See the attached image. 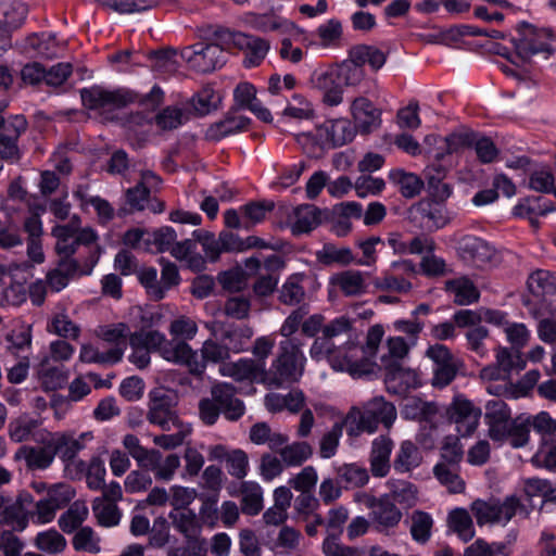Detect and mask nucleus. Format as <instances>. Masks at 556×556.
Instances as JSON below:
<instances>
[{
    "label": "nucleus",
    "instance_id": "f257e3e1",
    "mask_svg": "<svg viewBox=\"0 0 556 556\" xmlns=\"http://www.w3.org/2000/svg\"><path fill=\"white\" fill-rule=\"evenodd\" d=\"M384 334L383 327L375 325L369 328L365 345L359 338L325 352L330 366L337 371H346L354 378L370 376L376 372L375 362L379 345Z\"/></svg>",
    "mask_w": 556,
    "mask_h": 556
},
{
    "label": "nucleus",
    "instance_id": "f03ea898",
    "mask_svg": "<svg viewBox=\"0 0 556 556\" xmlns=\"http://www.w3.org/2000/svg\"><path fill=\"white\" fill-rule=\"evenodd\" d=\"M484 409L488 435L492 441L508 443L514 448L527 445V419L523 414L513 418L510 408L501 399L488 401Z\"/></svg>",
    "mask_w": 556,
    "mask_h": 556
},
{
    "label": "nucleus",
    "instance_id": "7ed1b4c3",
    "mask_svg": "<svg viewBox=\"0 0 556 556\" xmlns=\"http://www.w3.org/2000/svg\"><path fill=\"white\" fill-rule=\"evenodd\" d=\"M395 419V406L382 396H375L362 406H352L344 417V422L348 435L357 437L363 432H376L379 424L389 429Z\"/></svg>",
    "mask_w": 556,
    "mask_h": 556
},
{
    "label": "nucleus",
    "instance_id": "20e7f679",
    "mask_svg": "<svg viewBox=\"0 0 556 556\" xmlns=\"http://www.w3.org/2000/svg\"><path fill=\"white\" fill-rule=\"evenodd\" d=\"M515 54L511 62L523 64L534 55L549 59L556 52V37L549 28L536 27L522 22L517 26V36L513 38Z\"/></svg>",
    "mask_w": 556,
    "mask_h": 556
},
{
    "label": "nucleus",
    "instance_id": "39448f33",
    "mask_svg": "<svg viewBox=\"0 0 556 556\" xmlns=\"http://www.w3.org/2000/svg\"><path fill=\"white\" fill-rule=\"evenodd\" d=\"M354 136L350 121L341 117L325 121L314 131L298 134L295 140L306 153L316 154L317 150L342 147L352 141Z\"/></svg>",
    "mask_w": 556,
    "mask_h": 556
},
{
    "label": "nucleus",
    "instance_id": "423d86ee",
    "mask_svg": "<svg viewBox=\"0 0 556 556\" xmlns=\"http://www.w3.org/2000/svg\"><path fill=\"white\" fill-rule=\"evenodd\" d=\"M528 294L523 305L530 313H541L553 306L556 295V273L545 269L532 271L527 280Z\"/></svg>",
    "mask_w": 556,
    "mask_h": 556
},
{
    "label": "nucleus",
    "instance_id": "0eeeda50",
    "mask_svg": "<svg viewBox=\"0 0 556 556\" xmlns=\"http://www.w3.org/2000/svg\"><path fill=\"white\" fill-rule=\"evenodd\" d=\"M83 104L88 110L98 111L105 114L115 110H119L135 102L136 94L124 88L110 89L94 85L90 88L80 90Z\"/></svg>",
    "mask_w": 556,
    "mask_h": 556
},
{
    "label": "nucleus",
    "instance_id": "6e6552de",
    "mask_svg": "<svg viewBox=\"0 0 556 556\" xmlns=\"http://www.w3.org/2000/svg\"><path fill=\"white\" fill-rule=\"evenodd\" d=\"M244 24L261 33L277 31L280 35L291 36L293 40L299 41L304 46L313 45L309 40L308 33L304 28L300 27L294 22L276 14L275 12L262 14L248 13L244 16Z\"/></svg>",
    "mask_w": 556,
    "mask_h": 556
},
{
    "label": "nucleus",
    "instance_id": "1a4fd4ad",
    "mask_svg": "<svg viewBox=\"0 0 556 556\" xmlns=\"http://www.w3.org/2000/svg\"><path fill=\"white\" fill-rule=\"evenodd\" d=\"M180 55L190 68L203 74L220 68L226 63V53L217 43L197 42L185 47Z\"/></svg>",
    "mask_w": 556,
    "mask_h": 556
},
{
    "label": "nucleus",
    "instance_id": "9d476101",
    "mask_svg": "<svg viewBox=\"0 0 556 556\" xmlns=\"http://www.w3.org/2000/svg\"><path fill=\"white\" fill-rule=\"evenodd\" d=\"M321 285L315 274L295 273L289 276L279 291V300L286 305H299L309 300Z\"/></svg>",
    "mask_w": 556,
    "mask_h": 556
},
{
    "label": "nucleus",
    "instance_id": "9b49d317",
    "mask_svg": "<svg viewBox=\"0 0 556 556\" xmlns=\"http://www.w3.org/2000/svg\"><path fill=\"white\" fill-rule=\"evenodd\" d=\"M451 422L462 437H470L478 428L481 409L463 394H456L446 409Z\"/></svg>",
    "mask_w": 556,
    "mask_h": 556
},
{
    "label": "nucleus",
    "instance_id": "f8f14e48",
    "mask_svg": "<svg viewBox=\"0 0 556 556\" xmlns=\"http://www.w3.org/2000/svg\"><path fill=\"white\" fill-rule=\"evenodd\" d=\"M304 357L296 351L281 354L273 365L274 370L265 371L264 382L269 387L281 388L300 380L303 375Z\"/></svg>",
    "mask_w": 556,
    "mask_h": 556
},
{
    "label": "nucleus",
    "instance_id": "ddd939ff",
    "mask_svg": "<svg viewBox=\"0 0 556 556\" xmlns=\"http://www.w3.org/2000/svg\"><path fill=\"white\" fill-rule=\"evenodd\" d=\"M173 527L180 532L188 543V549L193 555L205 553L207 542L200 536L202 525L198 515L191 509H177L169 513Z\"/></svg>",
    "mask_w": 556,
    "mask_h": 556
},
{
    "label": "nucleus",
    "instance_id": "4468645a",
    "mask_svg": "<svg viewBox=\"0 0 556 556\" xmlns=\"http://www.w3.org/2000/svg\"><path fill=\"white\" fill-rule=\"evenodd\" d=\"M459 256L477 267L493 266L500 262L496 249L482 238L466 235L457 244Z\"/></svg>",
    "mask_w": 556,
    "mask_h": 556
},
{
    "label": "nucleus",
    "instance_id": "2eb2a0df",
    "mask_svg": "<svg viewBox=\"0 0 556 556\" xmlns=\"http://www.w3.org/2000/svg\"><path fill=\"white\" fill-rule=\"evenodd\" d=\"M222 38L226 45L245 52L243 61L245 67L260 65L269 50L267 40L241 31L225 30L222 33Z\"/></svg>",
    "mask_w": 556,
    "mask_h": 556
},
{
    "label": "nucleus",
    "instance_id": "dca6fc26",
    "mask_svg": "<svg viewBox=\"0 0 556 556\" xmlns=\"http://www.w3.org/2000/svg\"><path fill=\"white\" fill-rule=\"evenodd\" d=\"M147 419L163 431H172L173 425L184 422L173 408L172 399L162 389H154L149 393Z\"/></svg>",
    "mask_w": 556,
    "mask_h": 556
},
{
    "label": "nucleus",
    "instance_id": "f3484780",
    "mask_svg": "<svg viewBox=\"0 0 556 556\" xmlns=\"http://www.w3.org/2000/svg\"><path fill=\"white\" fill-rule=\"evenodd\" d=\"M359 337V332L352 326L351 321L345 316H340L324 327L323 338L314 342L311 353H325L344 343V341L356 340Z\"/></svg>",
    "mask_w": 556,
    "mask_h": 556
},
{
    "label": "nucleus",
    "instance_id": "a211bd4d",
    "mask_svg": "<svg viewBox=\"0 0 556 556\" xmlns=\"http://www.w3.org/2000/svg\"><path fill=\"white\" fill-rule=\"evenodd\" d=\"M409 218L430 231L439 230L451 222L446 206L431 199H424L414 204L409 210Z\"/></svg>",
    "mask_w": 556,
    "mask_h": 556
},
{
    "label": "nucleus",
    "instance_id": "6ab92c4d",
    "mask_svg": "<svg viewBox=\"0 0 556 556\" xmlns=\"http://www.w3.org/2000/svg\"><path fill=\"white\" fill-rule=\"evenodd\" d=\"M27 122L24 116L15 115L7 119L0 116V159L8 162L20 160L17 140L26 130Z\"/></svg>",
    "mask_w": 556,
    "mask_h": 556
},
{
    "label": "nucleus",
    "instance_id": "aec40b11",
    "mask_svg": "<svg viewBox=\"0 0 556 556\" xmlns=\"http://www.w3.org/2000/svg\"><path fill=\"white\" fill-rule=\"evenodd\" d=\"M214 334L227 346L229 351L240 353L245 350L253 330L242 319L217 324Z\"/></svg>",
    "mask_w": 556,
    "mask_h": 556
},
{
    "label": "nucleus",
    "instance_id": "412c9836",
    "mask_svg": "<svg viewBox=\"0 0 556 556\" xmlns=\"http://www.w3.org/2000/svg\"><path fill=\"white\" fill-rule=\"evenodd\" d=\"M34 496L28 492H21L15 501L3 506L2 521L15 531H24L29 520L33 521Z\"/></svg>",
    "mask_w": 556,
    "mask_h": 556
},
{
    "label": "nucleus",
    "instance_id": "4be33fe9",
    "mask_svg": "<svg viewBox=\"0 0 556 556\" xmlns=\"http://www.w3.org/2000/svg\"><path fill=\"white\" fill-rule=\"evenodd\" d=\"M236 388L227 382L211 388V395L219 403L220 413L229 421L239 420L245 413L244 403L236 396Z\"/></svg>",
    "mask_w": 556,
    "mask_h": 556
},
{
    "label": "nucleus",
    "instance_id": "5701e85b",
    "mask_svg": "<svg viewBox=\"0 0 556 556\" xmlns=\"http://www.w3.org/2000/svg\"><path fill=\"white\" fill-rule=\"evenodd\" d=\"M384 364V381L389 390L394 393L404 392L419 386L418 375L415 370L402 366L397 361L382 357Z\"/></svg>",
    "mask_w": 556,
    "mask_h": 556
},
{
    "label": "nucleus",
    "instance_id": "b1692460",
    "mask_svg": "<svg viewBox=\"0 0 556 556\" xmlns=\"http://www.w3.org/2000/svg\"><path fill=\"white\" fill-rule=\"evenodd\" d=\"M314 88L323 92V102L328 106H338L343 102V87L337 79L332 67L326 71H316L311 76Z\"/></svg>",
    "mask_w": 556,
    "mask_h": 556
},
{
    "label": "nucleus",
    "instance_id": "393cba45",
    "mask_svg": "<svg viewBox=\"0 0 556 556\" xmlns=\"http://www.w3.org/2000/svg\"><path fill=\"white\" fill-rule=\"evenodd\" d=\"M366 289L364 274L359 270H344L329 278L328 295L333 300L340 291L348 296L358 295Z\"/></svg>",
    "mask_w": 556,
    "mask_h": 556
},
{
    "label": "nucleus",
    "instance_id": "a878e982",
    "mask_svg": "<svg viewBox=\"0 0 556 556\" xmlns=\"http://www.w3.org/2000/svg\"><path fill=\"white\" fill-rule=\"evenodd\" d=\"M219 374L237 381H263L265 376L264 364L251 358H240L237 362L223 363Z\"/></svg>",
    "mask_w": 556,
    "mask_h": 556
},
{
    "label": "nucleus",
    "instance_id": "bb28decb",
    "mask_svg": "<svg viewBox=\"0 0 556 556\" xmlns=\"http://www.w3.org/2000/svg\"><path fill=\"white\" fill-rule=\"evenodd\" d=\"M40 387L45 391H56L64 388L70 379V370L64 365H55L45 356L36 367Z\"/></svg>",
    "mask_w": 556,
    "mask_h": 556
},
{
    "label": "nucleus",
    "instance_id": "cd10ccee",
    "mask_svg": "<svg viewBox=\"0 0 556 556\" xmlns=\"http://www.w3.org/2000/svg\"><path fill=\"white\" fill-rule=\"evenodd\" d=\"M364 496L366 498L365 504L371 508V519L380 530L393 528L400 522L402 513L390 500L387 497L377 500L369 495Z\"/></svg>",
    "mask_w": 556,
    "mask_h": 556
},
{
    "label": "nucleus",
    "instance_id": "c85d7f7f",
    "mask_svg": "<svg viewBox=\"0 0 556 556\" xmlns=\"http://www.w3.org/2000/svg\"><path fill=\"white\" fill-rule=\"evenodd\" d=\"M350 110L355 124L363 132H370L380 126V110L367 98H355Z\"/></svg>",
    "mask_w": 556,
    "mask_h": 556
},
{
    "label": "nucleus",
    "instance_id": "c756f323",
    "mask_svg": "<svg viewBox=\"0 0 556 556\" xmlns=\"http://www.w3.org/2000/svg\"><path fill=\"white\" fill-rule=\"evenodd\" d=\"M164 359L176 364H184L193 375H202L205 370L206 363L202 355H198L192 351L189 344L184 341H177V345L164 350Z\"/></svg>",
    "mask_w": 556,
    "mask_h": 556
},
{
    "label": "nucleus",
    "instance_id": "7c9ffc66",
    "mask_svg": "<svg viewBox=\"0 0 556 556\" xmlns=\"http://www.w3.org/2000/svg\"><path fill=\"white\" fill-rule=\"evenodd\" d=\"M532 508L515 494L507 495L504 500L496 498L495 525L505 527L515 517L527 519Z\"/></svg>",
    "mask_w": 556,
    "mask_h": 556
},
{
    "label": "nucleus",
    "instance_id": "2f4dec72",
    "mask_svg": "<svg viewBox=\"0 0 556 556\" xmlns=\"http://www.w3.org/2000/svg\"><path fill=\"white\" fill-rule=\"evenodd\" d=\"M80 224V218L74 216L66 225H58L53 227L52 235L56 239L55 250L61 258H72L76 252L78 242L76 232Z\"/></svg>",
    "mask_w": 556,
    "mask_h": 556
},
{
    "label": "nucleus",
    "instance_id": "473e14b6",
    "mask_svg": "<svg viewBox=\"0 0 556 556\" xmlns=\"http://www.w3.org/2000/svg\"><path fill=\"white\" fill-rule=\"evenodd\" d=\"M172 256L185 264V266L194 271L200 273L206 269V260L198 251V242L195 238L185 239L176 243L172 250Z\"/></svg>",
    "mask_w": 556,
    "mask_h": 556
},
{
    "label": "nucleus",
    "instance_id": "72a5a7b5",
    "mask_svg": "<svg viewBox=\"0 0 556 556\" xmlns=\"http://www.w3.org/2000/svg\"><path fill=\"white\" fill-rule=\"evenodd\" d=\"M393 441L386 435H380L372 441L370 453V468L376 477H384L390 470V455Z\"/></svg>",
    "mask_w": 556,
    "mask_h": 556
},
{
    "label": "nucleus",
    "instance_id": "f704fd0d",
    "mask_svg": "<svg viewBox=\"0 0 556 556\" xmlns=\"http://www.w3.org/2000/svg\"><path fill=\"white\" fill-rule=\"evenodd\" d=\"M79 275L78 263L74 258H61L55 268L47 274V283L54 292L67 287L70 281Z\"/></svg>",
    "mask_w": 556,
    "mask_h": 556
},
{
    "label": "nucleus",
    "instance_id": "c9c22d12",
    "mask_svg": "<svg viewBox=\"0 0 556 556\" xmlns=\"http://www.w3.org/2000/svg\"><path fill=\"white\" fill-rule=\"evenodd\" d=\"M445 291L448 298L459 305H469L479 298L477 287L467 277L445 281Z\"/></svg>",
    "mask_w": 556,
    "mask_h": 556
},
{
    "label": "nucleus",
    "instance_id": "e433bc0d",
    "mask_svg": "<svg viewBox=\"0 0 556 556\" xmlns=\"http://www.w3.org/2000/svg\"><path fill=\"white\" fill-rule=\"evenodd\" d=\"M26 466L31 470H45L51 466L55 457L51 440L45 446H23L20 450Z\"/></svg>",
    "mask_w": 556,
    "mask_h": 556
},
{
    "label": "nucleus",
    "instance_id": "4c0bfd02",
    "mask_svg": "<svg viewBox=\"0 0 556 556\" xmlns=\"http://www.w3.org/2000/svg\"><path fill=\"white\" fill-rule=\"evenodd\" d=\"M320 223V212L314 205L305 204L296 207L290 217L291 230L295 235L308 232Z\"/></svg>",
    "mask_w": 556,
    "mask_h": 556
},
{
    "label": "nucleus",
    "instance_id": "58836bf2",
    "mask_svg": "<svg viewBox=\"0 0 556 556\" xmlns=\"http://www.w3.org/2000/svg\"><path fill=\"white\" fill-rule=\"evenodd\" d=\"M130 345L144 346L149 351H157L164 358V350L168 349L169 345L175 348L177 341L166 340L165 336L156 330H141L130 336Z\"/></svg>",
    "mask_w": 556,
    "mask_h": 556
},
{
    "label": "nucleus",
    "instance_id": "ea45409f",
    "mask_svg": "<svg viewBox=\"0 0 556 556\" xmlns=\"http://www.w3.org/2000/svg\"><path fill=\"white\" fill-rule=\"evenodd\" d=\"M422 462L419 447L409 440L403 441L393 460L397 472L405 473L417 468Z\"/></svg>",
    "mask_w": 556,
    "mask_h": 556
},
{
    "label": "nucleus",
    "instance_id": "a19ab883",
    "mask_svg": "<svg viewBox=\"0 0 556 556\" xmlns=\"http://www.w3.org/2000/svg\"><path fill=\"white\" fill-rule=\"evenodd\" d=\"M250 118L242 115H227L224 119L213 124L208 130L207 136L213 140H219L226 136H230L248 129Z\"/></svg>",
    "mask_w": 556,
    "mask_h": 556
},
{
    "label": "nucleus",
    "instance_id": "79ce46f5",
    "mask_svg": "<svg viewBox=\"0 0 556 556\" xmlns=\"http://www.w3.org/2000/svg\"><path fill=\"white\" fill-rule=\"evenodd\" d=\"M318 45L325 49H336L342 46L343 27L338 18H330L316 28Z\"/></svg>",
    "mask_w": 556,
    "mask_h": 556
},
{
    "label": "nucleus",
    "instance_id": "37998d69",
    "mask_svg": "<svg viewBox=\"0 0 556 556\" xmlns=\"http://www.w3.org/2000/svg\"><path fill=\"white\" fill-rule=\"evenodd\" d=\"M527 421V443L530 439V430L533 429L546 443L556 437V420L548 413L540 412L535 416L525 415Z\"/></svg>",
    "mask_w": 556,
    "mask_h": 556
},
{
    "label": "nucleus",
    "instance_id": "c03bdc74",
    "mask_svg": "<svg viewBox=\"0 0 556 556\" xmlns=\"http://www.w3.org/2000/svg\"><path fill=\"white\" fill-rule=\"evenodd\" d=\"M89 514L85 502L75 501L66 511L59 518V527L65 533H72L77 530L87 519Z\"/></svg>",
    "mask_w": 556,
    "mask_h": 556
},
{
    "label": "nucleus",
    "instance_id": "a18cd8bd",
    "mask_svg": "<svg viewBox=\"0 0 556 556\" xmlns=\"http://www.w3.org/2000/svg\"><path fill=\"white\" fill-rule=\"evenodd\" d=\"M122 357V348H112L106 352H100L91 344H84L79 352V361L87 364H116Z\"/></svg>",
    "mask_w": 556,
    "mask_h": 556
},
{
    "label": "nucleus",
    "instance_id": "49530a36",
    "mask_svg": "<svg viewBox=\"0 0 556 556\" xmlns=\"http://www.w3.org/2000/svg\"><path fill=\"white\" fill-rule=\"evenodd\" d=\"M242 511L250 516L257 515L263 508V490L256 482L245 481L241 484Z\"/></svg>",
    "mask_w": 556,
    "mask_h": 556
},
{
    "label": "nucleus",
    "instance_id": "de8ad7c7",
    "mask_svg": "<svg viewBox=\"0 0 556 556\" xmlns=\"http://www.w3.org/2000/svg\"><path fill=\"white\" fill-rule=\"evenodd\" d=\"M313 455L312 446L304 441H296L280 450V457L286 467H300Z\"/></svg>",
    "mask_w": 556,
    "mask_h": 556
},
{
    "label": "nucleus",
    "instance_id": "09e8293b",
    "mask_svg": "<svg viewBox=\"0 0 556 556\" xmlns=\"http://www.w3.org/2000/svg\"><path fill=\"white\" fill-rule=\"evenodd\" d=\"M11 276L5 273V278L0 281V305L18 306L26 301L27 292L22 283H11Z\"/></svg>",
    "mask_w": 556,
    "mask_h": 556
},
{
    "label": "nucleus",
    "instance_id": "8fccbe9b",
    "mask_svg": "<svg viewBox=\"0 0 556 556\" xmlns=\"http://www.w3.org/2000/svg\"><path fill=\"white\" fill-rule=\"evenodd\" d=\"M448 523L450 528L457 533L459 539L464 542L470 541L476 534L471 516L464 508H456L451 511Z\"/></svg>",
    "mask_w": 556,
    "mask_h": 556
},
{
    "label": "nucleus",
    "instance_id": "3c124183",
    "mask_svg": "<svg viewBox=\"0 0 556 556\" xmlns=\"http://www.w3.org/2000/svg\"><path fill=\"white\" fill-rule=\"evenodd\" d=\"M389 177L399 186L400 192L405 198L416 197L424 187L422 180L417 175L402 169L391 170Z\"/></svg>",
    "mask_w": 556,
    "mask_h": 556
},
{
    "label": "nucleus",
    "instance_id": "603ef678",
    "mask_svg": "<svg viewBox=\"0 0 556 556\" xmlns=\"http://www.w3.org/2000/svg\"><path fill=\"white\" fill-rule=\"evenodd\" d=\"M26 47L30 48L38 56L54 58L59 53L55 36L50 33L31 35L26 39Z\"/></svg>",
    "mask_w": 556,
    "mask_h": 556
},
{
    "label": "nucleus",
    "instance_id": "864d4df0",
    "mask_svg": "<svg viewBox=\"0 0 556 556\" xmlns=\"http://www.w3.org/2000/svg\"><path fill=\"white\" fill-rule=\"evenodd\" d=\"M123 445L140 467H143L147 462L152 464V462L161 457L160 451L146 448L140 444L138 437L135 434H126L123 438Z\"/></svg>",
    "mask_w": 556,
    "mask_h": 556
},
{
    "label": "nucleus",
    "instance_id": "5fc2aeb1",
    "mask_svg": "<svg viewBox=\"0 0 556 556\" xmlns=\"http://www.w3.org/2000/svg\"><path fill=\"white\" fill-rule=\"evenodd\" d=\"M177 233L174 228L163 226L154 231H150L148 241L150 244L149 252H169L178 243Z\"/></svg>",
    "mask_w": 556,
    "mask_h": 556
},
{
    "label": "nucleus",
    "instance_id": "6e6d98bb",
    "mask_svg": "<svg viewBox=\"0 0 556 556\" xmlns=\"http://www.w3.org/2000/svg\"><path fill=\"white\" fill-rule=\"evenodd\" d=\"M161 458L162 456L159 457L155 462H152V464L147 462L143 468L153 471L154 478L157 481L168 482L173 480L176 471L180 467V457L177 454H169L163 462H161Z\"/></svg>",
    "mask_w": 556,
    "mask_h": 556
},
{
    "label": "nucleus",
    "instance_id": "4d7b16f0",
    "mask_svg": "<svg viewBox=\"0 0 556 556\" xmlns=\"http://www.w3.org/2000/svg\"><path fill=\"white\" fill-rule=\"evenodd\" d=\"M511 553L505 543H489L483 539H477L465 548L464 556H510Z\"/></svg>",
    "mask_w": 556,
    "mask_h": 556
},
{
    "label": "nucleus",
    "instance_id": "13d9d810",
    "mask_svg": "<svg viewBox=\"0 0 556 556\" xmlns=\"http://www.w3.org/2000/svg\"><path fill=\"white\" fill-rule=\"evenodd\" d=\"M339 481L344 483L346 489L361 488L369 480L368 471L365 467L356 464H344L337 469Z\"/></svg>",
    "mask_w": 556,
    "mask_h": 556
},
{
    "label": "nucleus",
    "instance_id": "bf43d9fd",
    "mask_svg": "<svg viewBox=\"0 0 556 556\" xmlns=\"http://www.w3.org/2000/svg\"><path fill=\"white\" fill-rule=\"evenodd\" d=\"M134 332H130V329L127 325L119 323L116 325H105L99 326L96 329V334L106 341L109 343H113L114 348H122L123 351L126 348L127 338L130 339V336Z\"/></svg>",
    "mask_w": 556,
    "mask_h": 556
},
{
    "label": "nucleus",
    "instance_id": "052dcab7",
    "mask_svg": "<svg viewBox=\"0 0 556 556\" xmlns=\"http://www.w3.org/2000/svg\"><path fill=\"white\" fill-rule=\"evenodd\" d=\"M55 456L58 455L62 462L67 465L76 459L77 454L84 448L80 439L61 435L51 440Z\"/></svg>",
    "mask_w": 556,
    "mask_h": 556
},
{
    "label": "nucleus",
    "instance_id": "680f3d73",
    "mask_svg": "<svg viewBox=\"0 0 556 556\" xmlns=\"http://www.w3.org/2000/svg\"><path fill=\"white\" fill-rule=\"evenodd\" d=\"M301 539L302 534L300 531L292 527L283 526L273 543L271 549L281 555L291 554L299 548Z\"/></svg>",
    "mask_w": 556,
    "mask_h": 556
},
{
    "label": "nucleus",
    "instance_id": "e2e57ef3",
    "mask_svg": "<svg viewBox=\"0 0 556 556\" xmlns=\"http://www.w3.org/2000/svg\"><path fill=\"white\" fill-rule=\"evenodd\" d=\"M93 514L103 527H114L121 520V510L115 503L104 501V498H94L92 503Z\"/></svg>",
    "mask_w": 556,
    "mask_h": 556
},
{
    "label": "nucleus",
    "instance_id": "0e129e2a",
    "mask_svg": "<svg viewBox=\"0 0 556 556\" xmlns=\"http://www.w3.org/2000/svg\"><path fill=\"white\" fill-rule=\"evenodd\" d=\"M332 70L342 87L357 86L365 76L362 65L354 59L351 62H343L340 65L333 66Z\"/></svg>",
    "mask_w": 556,
    "mask_h": 556
},
{
    "label": "nucleus",
    "instance_id": "69168bd1",
    "mask_svg": "<svg viewBox=\"0 0 556 556\" xmlns=\"http://www.w3.org/2000/svg\"><path fill=\"white\" fill-rule=\"evenodd\" d=\"M174 433L160 434L153 438V443L163 450H174L182 445L186 439L191 434V425L181 422L179 425H173Z\"/></svg>",
    "mask_w": 556,
    "mask_h": 556
},
{
    "label": "nucleus",
    "instance_id": "338daca9",
    "mask_svg": "<svg viewBox=\"0 0 556 556\" xmlns=\"http://www.w3.org/2000/svg\"><path fill=\"white\" fill-rule=\"evenodd\" d=\"M495 359L508 378L513 371L519 372L526 367V361L522 358L519 350L498 348Z\"/></svg>",
    "mask_w": 556,
    "mask_h": 556
},
{
    "label": "nucleus",
    "instance_id": "774afa93",
    "mask_svg": "<svg viewBox=\"0 0 556 556\" xmlns=\"http://www.w3.org/2000/svg\"><path fill=\"white\" fill-rule=\"evenodd\" d=\"M35 545L42 552L58 554L65 549L66 540L56 530L50 529L37 534Z\"/></svg>",
    "mask_w": 556,
    "mask_h": 556
}]
</instances>
